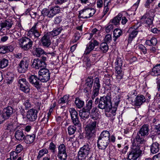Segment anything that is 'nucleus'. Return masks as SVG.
I'll use <instances>...</instances> for the list:
<instances>
[{"label": "nucleus", "instance_id": "nucleus-5", "mask_svg": "<svg viewBox=\"0 0 160 160\" xmlns=\"http://www.w3.org/2000/svg\"><path fill=\"white\" fill-rule=\"evenodd\" d=\"M61 8L58 5L51 7L49 9H44L42 11V14L44 17L47 16L52 18L57 14L61 12Z\"/></svg>", "mask_w": 160, "mask_h": 160}, {"label": "nucleus", "instance_id": "nucleus-4", "mask_svg": "<svg viewBox=\"0 0 160 160\" xmlns=\"http://www.w3.org/2000/svg\"><path fill=\"white\" fill-rule=\"evenodd\" d=\"M98 121L96 120H91L86 127V137L90 139L94 137L96 133Z\"/></svg>", "mask_w": 160, "mask_h": 160}, {"label": "nucleus", "instance_id": "nucleus-53", "mask_svg": "<svg viewBox=\"0 0 160 160\" xmlns=\"http://www.w3.org/2000/svg\"><path fill=\"white\" fill-rule=\"evenodd\" d=\"M69 98V95L64 96L62 98H61L59 100V102L60 103L63 104L68 102Z\"/></svg>", "mask_w": 160, "mask_h": 160}, {"label": "nucleus", "instance_id": "nucleus-63", "mask_svg": "<svg viewBox=\"0 0 160 160\" xmlns=\"http://www.w3.org/2000/svg\"><path fill=\"white\" fill-rule=\"evenodd\" d=\"M23 149V146L20 144L18 145L16 148V152L18 153H20Z\"/></svg>", "mask_w": 160, "mask_h": 160}, {"label": "nucleus", "instance_id": "nucleus-17", "mask_svg": "<svg viewBox=\"0 0 160 160\" xmlns=\"http://www.w3.org/2000/svg\"><path fill=\"white\" fill-rule=\"evenodd\" d=\"M13 24V21L10 19H8L0 22V32H3L5 30L4 28H6L7 30H9Z\"/></svg>", "mask_w": 160, "mask_h": 160}, {"label": "nucleus", "instance_id": "nucleus-22", "mask_svg": "<svg viewBox=\"0 0 160 160\" xmlns=\"http://www.w3.org/2000/svg\"><path fill=\"white\" fill-rule=\"evenodd\" d=\"M149 131L148 125L145 124L143 125L139 131L137 132L144 137L147 136L148 134Z\"/></svg>", "mask_w": 160, "mask_h": 160}, {"label": "nucleus", "instance_id": "nucleus-13", "mask_svg": "<svg viewBox=\"0 0 160 160\" xmlns=\"http://www.w3.org/2000/svg\"><path fill=\"white\" fill-rule=\"evenodd\" d=\"M100 87L99 79L98 78L96 77L95 78L93 87V91L91 96L92 99L93 100L98 95Z\"/></svg>", "mask_w": 160, "mask_h": 160}, {"label": "nucleus", "instance_id": "nucleus-38", "mask_svg": "<svg viewBox=\"0 0 160 160\" xmlns=\"http://www.w3.org/2000/svg\"><path fill=\"white\" fill-rule=\"evenodd\" d=\"M62 30L61 27L53 29L52 32H48L52 37L58 35Z\"/></svg>", "mask_w": 160, "mask_h": 160}, {"label": "nucleus", "instance_id": "nucleus-34", "mask_svg": "<svg viewBox=\"0 0 160 160\" xmlns=\"http://www.w3.org/2000/svg\"><path fill=\"white\" fill-rule=\"evenodd\" d=\"M122 15L121 13L118 14L111 20L112 23L115 25H118L119 24L120 22L121 19Z\"/></svg>", "mask_w": 160, "mask_h": 160}, {"label": "nucleus", "instance_id": "nucleus-56", "mask_svg": "<svg viewBox=\"0 0 160 160\" xmlns=\"http://www.w3.org/2000/svg\"><path fill=\"white\" fill-rule=\"evenodd\" d=\"M138 48L141 52H142L144 54L147 53L146 48L142 44H141L138 45Z\"/></svg>", "mask_w": 160, "mask_h": 160}, {"label": "nucleus", "instance_id": "nucleus-6", "mask_svg": "<svg viewBox=\"0 0 160 160\" xmlns=\"http://www.w3.org/2000/svg\"><path fill=\"white\" fill-rule=\"evenodd\" d=\"M96 10L92 8H85L79 12V18H88L92 16L95 13Z\"/></svg>", "mask_w": 160, "mask_h": 160}, {"label": "nucleus", "instance_id": "nucleus-15", "mask_svg": "<svg viewBox=\"0 0 160 160\" xmlns=\"http://www.w3.org/2000/svg\"><path fill=\"white\" fill-rule=\"evenodd\" d=\"M38 110L32 108L29 110L27 112V118L30 122H34L37 118V114Z\"/></svg>", "mask_w": 160, "mask_h": 160}, {"label": "nucleus", "instance_id": "nucleus-39", "mask_svg": "<svg viewBox=\"0 0 160 160\" xmlns=\"http://www.w3.org/2000/svg\"><path fill=\"white\" fill-rule=\"evenodd\" d=\"M48 152V150L46 148H44L40 150L37 157V160H39L45 154Z\"/></svg>", "mask_w": 160, "mask_h": 160}, {"label": "nucleus", "instance_id": "nucleus-37", "mask_svg": "<svg viewBox=\"0 0 160 160\" xmlns=\"http://www.w3.org/2000/svg\"><path fill=\"white\" fill-rule=\"evenodd\" d=\"M90 149L89 145L86 144L80 148L79 151L88 156L90 152Z\"/></svg>", "mask_w": 160, "mask_h": 160}, {"label": "nucleus", "instance_id": "nucleus-14", "mask_svg": "<svg viewBox=\"0 0 160 160\" xmlns=\"http://www.w3.org/2000/svg\"><path fill=\"white\" fill-rule=\"evenodd\" d=\"M38 77L35 75H32L28 78L29 82L32 84L38 90L40 89L41 87L42 83L40 82Z\"/></svg>", "mask_w": 160, "mask_h": 160}, {"label": "nucleus", "instance_id": "nucleus-7", "mask_svg": "<svg viewBox=\"0 0 160 160\" xmlns=\"http://www.w3.org/2000/svg\"><path fill=\"white\" fill-rule=\"evenodd\" d=\"M154 16V12L150 11L142 17L140 20L141 22L149 26L152 24Z\"/></svg>", "mask_w": 160, "mask_h": 160}, {"label": "nucleus", "instance_id": "nucleus-2", "mask_svg": "<svg viewBox=\"0 0 160 160\" xmlns=\"http://www.w3.org/2000/svg\"><path fill=\"white\" fill-rule=\"evenodd\" d=\"M94 103L95 105H98L97 107L98 108L102 110L104 109L105 112L110 113L112 104L110 93L100 97L99 98H97L95 99Z\"/></svg>", "mask_w": 160, "mask_h": 160}, {"label": "nucleus", "instance_id": "nucleus-51", "mask_svg": "<svg viewBox=\"0 0 160 160\" xmlns=\"http://www.w3.org/2000/svg\"><path fill=\"white\" fill-rule=\"evenodd\" d=\"M82 34L78 32H76L73 37L74 39L72 41L73 43L76 42L81 38Z\"/></svg>", "mask_w": 160, "mask_h": 160}, {"label": "nucleus", "instance_id": "nucleus-52", "mask_svg": "<svg viewBox=\"0 0 160 160\" xmlns=\"http://www.w3.org/2000/svg\"><path fill=\"white\" fill-rule=\"evenodd\" d=\"M56 145L52 142H51L49 145L48 149L51 151V152L53 154H54L56 151Z\"/></svg>", "mask_w": 160, "mask_h": 160}, {"label": "nucleus", "instance_id": "nucleus-29", "mask_svg": "<svg viewBox=\"0 0 160 160\" xmlns=\"http://www.w3.org/2000/svg\"><path fill=\"white\" fill-rule=\"evenodd\" d=\"M2 111L7 118L10 117L13 113V109L11 106H8L4 108Z\"/></svg>", "mask_w": 160, "mask_h": 160}, {"label": "nucleus", "instance_id": "nucleus-58", "mask_svg": "<svg viewBox=\"0 0 160 160\" xmlns=\"http://www.w3.org/2000/svg\"><path fill=\"white\" fill-rule=\"evenodd\" d=\"M112 36L110 34H107L106 35L104 38L105 42H106L107 43H109L112 40Z\"/></svg>", "mask_w": 160, "mask_h": 160}, {"label": "nucleus", "instance_id": "nucleus-24", "mask_svg": "<svg viewBox=\"0 0 160 160\" xmlns=\"http://www.w3.org/2000/svg\"><path fill=\"white\" fill-rule=\"evenodd\" d=\"M23 131L22 129L18 130L16 131L15 134V138L19 141H22L24 140L25 137Z\"/></svg>", "mask_w": 160, "mask_h": 160}, {"label": "nucleus", "instance_id": "nucleus-57", "mask_svg": "<svg viewBox=\"0 0 160 160\" xmlns=\"http://www.w3.org/2000/svg\"><path fill=\"white\" fill-rule=\"evenodd\" d=\"M12 127L13 125L12 123L8 122L6 124L5 128L6 130H8L10 132L12 129Z\"/></svg>", "mask_w": 160, "mask_h": 160}, {"label": "nucleus", "instance_id": "nucleus-27", "mask_svg": "<svg viewBox=\"0 0 160 160\" xmlns=\"http://www.w3.org/2000/svg\"><path fill=\"white\" fill-rule=\"evenodd\" d=\"M114 105L115 106L113 107L112 106V109L110 111V113L109 115L111 116H114L116 115V112L117 109V107L120 101V99L114 98Z\"/></svg>", "mask_w": 160, "mask_h": 160}, {"label": "nucleus", "instance_id": "nucleus-59", "mask_svg": "<svg viewBox=\"0 0 160 160\" xmlns=\"http://www.w3.org/2000/svg\"><path fill=\"white\" fill-rule=\"evenodd\" d=\"M24 104L26 110L28 109L31 107V102L30 100H26L24 103Z\"/></svg>", "mask_w": 160, "mask_h": 160}, {"label": "nucleus", "instance_id": "nucleus-61", "mask_svg": "<svg viewBox=\"0 0 160 160\" xmlns=\"http://www.w3.org/2000/svg\"><path fill=\"white\" fill-rule=\"evenodd\" d=\"M116 66H122V60L121 58L118 57L116 59L115 62Z\"/></svg>", "mask_w": 160, "mask_h": 160}, {"label": "nucleus", "instance_id": "nucleus-19", "mask_svg": "<svg viewBox=\"0 0 160 160\" xmlns=\"http://www.w3.org/2000/svg\"><path fill=\"white\" fill-rule=\"evenodd\" d=\"M138 32L137 28L135 29L131 28L129 29L128 31V32L129 33L128 39V43L131 42L133 39L136 37Z\"/></svg>", "mask_w": 160, "mask_h": 160}, {"label": "nucleus", "instance_id": "nucleus-26", "mask_svg": "<svg viewBox=\"0 0 160 160\" xmlns=\"http://www.w3.org/2000/svg\"><path fill=\"white\" fill-rule=\"evenodd\" d=\"M90 112L87 111L83 108L79 111V115L81 119L85 120L89 118L90 115Z\"/></svg>", "mask_w": 160, "mask_h": 160}, {"label": "nucleus", "instance_id": "nucleus-3", "mask_svg": "<svg viewBox=\"0 0 160 160\" xmlns=\"http://www.w3.org/2000/svg\"><path fill=\"white\" fill-rule=\"evenodd\" d=\"M110 142V133L108 131L104 130L98 137L97 142V146L99 149L104 150Z\"/></svg>", "mask_w": 160, "mask_h": 160}, {"label": "nucleus", "instance_id": "nucleus-31", "mask_svg": "<svg viewBox=\"0 0 160 160\" xmlns=\"http://www.w3.org/2000/svg\"><path fill=\"white\" fill-rule=\"evenodd\" d=\"M35 137V135L34 134L31 135H27L25 136L24 140L26 144H30L34 142Z\"/></svg>", "mask_w": 160, "mask_h": 160}, {"label": "nucleus", "instance_id": "nucleus-55", "mask_svg": "<svg viewBox=\"0 0 160 160\" xmlns=\"http://www.w3.org/2000/svg\"><path fill=\"white\" fill-rule=\"evenodd\" d=\"M90 115V117L93 120H96L98 121V119L99 118V114L98 112L94 113L93 114Z\"/></svg>", "mask_w": 160, "mask_h": 160}, {"label": "nucleus", "instance_id": "nucleus-23", "mask_svg": "<svg viewBox=\"0 0 160 160\" xmlns=\"http://www.w3.org/2000/svg\"><path fill=\"white\" fill-rule=\"evenodd\" d=\"M146 99L143 95L138 96L135 98L134 104L136 106H139L146 101Z\"/></svg>", "mask_w": 160, "mask_h": 160}, {"label": "nucleus", "instance_id": "nucleus-36", "mask_svg": "<svg viewBox=\"0 0 160 160\" xmlns=\"http://www.w3.org/2000/svg\"><path fill=\"white\" fill-rule=\"evenodd\" d=\"M74 103L76 107L79 109L83 108L84 104V102L79 98H75Z\"/></svg>", "mask_w": 160, "mask_h": 160}, {"label": "nucleus", "instance_id": "nucleus-49", "mask_svg": "<svg viewBox=\"0 0 160 160\" xmlns=\"http://www.w3.org/2000/svg\"><path fill=\"white\" fill-rule=\"evenodd\" d=\"M71 119L73 123L75 126H77L79 127L81 126L80 121L79 120V117L78 116L76 117V118H72Z\"/></svg>", "mask_w": 160, "mask_h": 160}, {"label": "nucleus", "instance_id": "nucleus-43", "mask_svg": "<svg viewBox=\"0 0 160 160\" xmlns=\"http://www.w3.org/2000/svg\"><path fill=\"white\" fill-rule=\"evenodd\" d=\"M68 155L67 152H58L57 157L59 160H66Z\"/></svg>", "mask_w": 160, "mask_h": 160}, {"label": "nucleus", "instance_id": "nucleus-41", "mask_svg": "<svg viewBox=\"0 0 160 160\" xmlns=\"http://www.w3.org/2000/svg\"><path fill=\"white\" fill-rule=\"evenodd\" d=\"M122 31L118 28L115 29L113 31V35L115 37L114 41L115 42L118 38L122 35Z\"/></svg>", "mask_w": 160, "mask_h": 160}, {"label": "nucleus", "instance_id": "nucleus-33", "mask_svg": "<svg viewBox=\"0 0 160 160\" xmlns=\"http://www.w3.org/2000/svg\"><path fill=\"white\" fill-rule=\"evenodd\" d=\"M34 54L37 57H40L42 55H46V52L42 48L39 47L36 48L34 51Z\"/></svg>", "mask_w": 160, "mask_h": 160}, {"label": "nucleus", "instance_id": "nucleus-45", "mask_svg": "<svg viewBox=\"0 0 160 160\" xmlns=\"http://www.w3.org/2000/svg\"><path fill=\"white\" fill-rule=\"evenodd\" d=\"M100 48L104 53L106 52L108 49L107 43L106 42L102 43L100 45Z\"/></svg>", "mask_w": 160, "mask_h": 160}, {"label": "nucleus", "instance_id": "nucleus-18", "mask_svg": "<svg viewBox=\"0 0 160 160\" xmlns=\"http://www.w3.org/2000/svg\"><path fill=\"white\" fill-rule=\"evenodd\" d=\"M93 79L92 77H88L85 80V87L84 89V92L85 93L89 92L91 91L93 84H94Z\"/></svg>", "mask_w": 160, "mask_h": 160}, {"label": "nucleus", "instance_id": "nucleus-8", "mask_svg": "<svg viewBox=\"0 0 160 160\" xmlns=\"http://www.w3.org/2000/svg\"><path fill=\"white\" fill-rule=\"evenodd\" d=\"M30 63L29 59L27 57L23 58L18 64V70L20 73H24L28 69Z\"/></svg>", "mask_w": 160, "mask_h": 160}, {"label": "nucleus", "instance_id": "nucleus-60", "mask_svg": "<svg viewBox=\"0 0 160 160\" xmlns=\"http://www.w3.org/2000/svg\"><path fill=\"white\" fill-rule=\"evenodd\" d=\"M16 152L13 151L12 152L10 153V158L11 159L12 158L14 160L17 158L18 157V154Z\"/></svg>", "mask_w": 160, "mask_h": 160}, {"label": "nucleus", "instance_id": "nucleus-50", "mask_svg": "<svg viewBox=\"0 0 160 160\" xmlns=\"http://www.w3.org/2000/svg\"><path fill=\"white\" fill-rule=\"evenodd\" d=\"M58 152H66V148L63 144H60L58 147Z\"/></svg>", "mask_w": 160, "mask_h": 160}, {"label": "nucleus", "instance_id": "nucleus-30", "mask_svg": "<svg viewBox=\"0 0 160 160\" xmlns=\"http://www.w3.org/2000/svg\"><path fill=\"white\" fill-rule=\"evenodd\" d=\"M150 74L152 76H158L160 75V64L157 65L153 68Z\"/></svg>", "mask_w": 160, "mask_h": 160}, {"label": "nucleus", "instance_id": "nucleus-46", "mask_svg": "<svg viewBox=\"0 0 160 160\" xmlns=\"http://www.w3.org/2000/svg\"><path fill=\"white\" fill-rule=\"evenodd\" d=\"M8 60L5 58H3L0 61V67L3 68L7 67L8 65Z\"/></svg>", "mask_w": 160, "mask_h": 160}, {"label": "nucleus", "instance_id": "nucleus-16", "mask_svg": "<svg viewBox=\"0 0 160 160\" xmlns=\"http://www.w3.org/2000/svg\"><path fill=\"white\" fill-rule=\"evenodd\" d=\"M52 37L48 32L45 34L40 39V42L44 47H48L51 44Z\"/></svg>", "mask_w": 160, "mask_h": 160}, {"label": "nucleus", "instance_id": "nucleus-42", "mask_svg": "<svg viewBox=\"0 0 160 160\" xmlns=\"http://www.w3.org/2000/svg\"><path fill=\"white\" fill-rule=\"evenodd\" d=\"M157 42V40L154 38H152L150 40H147L145 42L147 45L150 46H155Z\"/></svg>", "mask_w": 160, "mask_h": 160}, {"label": "nucleus", "instance_id": "nucleus-9", "mask_svg": "<svg viewBox=\"0 0 160 160\" xmlns=\"http://www.w3.org/2000/svg\"><path fill=\"white\" fill-rule=\"evenodd\" d=\"M33 42L26 37L22 38L19 40V44L21 48L25 50H28L32 47Z\"/></svg>", "mask_w": 160, "mask_h": 160}, {"label": "nucleus", "instance_id": "nucleus-10", "mask_svg": "<svg viewBox=\"0 0 160 160\" xmlns=\"http://www.w3.org/2000/svg\"><path fill=\"white\" fill-rule=\"evenodd\" d=\"M40 81L42 82H46L50 79V74L49 70L46 68L40 69L38 72Z\"/></svg>", "mask_w": 160, "mask_h": 160}, {"label": "nucleus", "instance_id": "nucleus-11", "mask_svg": "<svg viewBox=\"0 0 160 160\" xmlns=\"http://www.w3.org/2000/svg\"><path fill=\"white\" fill-rule=\"evenodd\" d=\"M38 23H35L33 26L28 32L27 35L32 39H38L41 36V33L38 29L37 26Z\"/></svg>", "mask_w": 160, "mask_h": 160}, {"label": "nucleus", "instance_id": "nucleus-48", "mask_svg": "<svg viewBox=\"0 0 160 160\" xmlns=\"http://www.w3.org/2000/svg\"><path fill=\"white\" fill-rule=\"evenodd\" d=\"M88 156L80 151L78 152V160H85Z\"/></svg>", "mask_w": 160, "mask_h": 160}, {"label": "nucleus", "instance_id": "nucleus-25", "mask_svg": "<svg viewBox=\"0 0 160 160\" xmlns=\"http://www.w3.org/2000/svg\"><path fill=\"white\" fill-rule=\"evenodd\" d=\"M160 144L157 142H153L150 147V151L152 154H155L158 152L160 149Z\"/></svg>", "mask_w": 160, "mask_h": 160}, {"label": "nucleus", "instance_id": "nucleus-44", "mask_svg": "<svg viewBox=\"0 0 160 160\" xmlns=\"http://www.w3.org/2000/svg\"><path fill=\"white\" fill-rule=\"evenodd\" d=\"M14 75L11 73L8 72L7 74L6 78L7 79V83L10 84L12 82L13 79L14 78Z\"/></svg>", "mask_w": 160, "mask_h": 160}, {"label": "nucleus", "instance_id": "nucleus-54", "mask_svg": "<svg viewBox=\"0 0 160 160\" xmlns=\"http://www.w3.org/2000/svg\"><path fill=\"white\" fill-rule=\"evenodd\" d=\"M76 128L73 126H69L68 128V134L70 135H72L75 133L76 131Z\"/></svg>", "mask_w": 160, "mask_h": 160}, {"label": "nucleus", "instance_id": "nucleus-62", "mask_svg": "<svg viewBox=\"0 0 160 160\" xmlns=\"http://www.w3.org/2000/svg\"><path fill=\"white\" fill-rule=\"evenodd\" d=\"M7 119L2 111H0V123Z\"/></svg>", "mask_w": 160, "mask_h": 160}, {"label": "nucleus", "instance_id": "nucleus-28", "mask_svg": "<svg viewBox=\"0 0 160 160\" xmlns=\"http://www.w3.org/2000/svg\"><path fill=\"white\" fill-rule=\"evenodd\" d=\"M25 14L26 15L28 14L31 16L32 18H34L36 17V15H37L36 8H33L31 6L27 9L25 12Z\"/></svg>", "mask_w": 160, "mask_h": 160}, {"label": "nucleus", "instance_id": "nucleus-47", "mask_svg": "<svg viewBox=\"0 0 160 160\" xmlns=\"http://www.w3.org/2000/svg\"><path fill=\"white\" fill-rule=\"evenodd\" d=\"M69 112L71 118L78 116L77 112L74 108H70L69 109Z\"/></svg>", "mask_w": 160, "mask_h": 160}, {"label": "nucleus", "instance_id": "nucleus-64", "mask_svg": "<svg viewBox=\"0 0 160 160\" xmlns=\"http://www.w3.org/2000/svg\"><path fill=\"white\" fill-rule=\"evenodd\" d=\"M104 5V2L102 0H98L97 2V7L100 8L102 7Z\"/></svg>", "mask_w": 160, "mask_h": 160}, {"label": "nucleus", "instance_id": "nucleus-35", "mask_svg": "<svg viewBox=\"0 0 160 160\" xmlns=\"http://www.w3.org/2000/svg\"><path fill=\"white\" fill-rule=\"evenodd\" d=\"M122 66H116L115 67V70L118 74L117 76V78L120 79H121L122 78L124 74L122 70Z\"/></svg>", "mask_w": 160, "mask_h": 160}, {"label": "nucleus", "instance_id": "nucleus-40", "mask_svg": "<svg viewBox=\"0 0 160 160\" xmlns=\"http://www.w3.org/2000/svg\"><path fill=\"white\" fill-rule=\"evenodd\" d=\"M93 101L92 100H90L88 102H86L85 106L83 108L84 109L87 111L90 112V110L93 108Z\"/></svg>", "mask_w": 160, "mask_h": 160}, {"label": "nucleus", "instance_id": "nucleus-21", "mask_svg": "<svg viewBox=\"0 0 160 160\" xmlns=\"http://www.w3.org/2000/svg\"><path fill=\"white\" fill-rule=\"evenodd\" d=\"M11 45H5L0 47V53L5 54L9 52H12L14 49Z\"/></svg>", "mask_w": 160, "mask_h": 160}, {"label": "nucleus", "instance_id": "nucleus-32", "mask_svg": "<svg viewBox=\"0 0 160 160\" xmlns=\"http://www.w3.org/2000/svg\"><path fill=\"white\" fill-rule=\"evenodd\" d=\"M111 3V0H104V8L102 12V17L106 14L109 10V5Z\"/></svg>", "mask_w": 160, "mask_h": 160}, {"label": "nucleus", "instance_id": "nucleus-20", "mask_svg": "<svg viewBox=\"0 0 160 160\" xmlns=\"http://www.w3.org/2000/svg\"><path fill=\"white\" fill-rule=\"evenodd\" d=\"M32 66L36 69H39L40 68H44L46 67V62H42L39 58L34 59Z\"/></svg>", "mask_w": 160, "mask_h": 160}, {"label": "nucleus", "instance_id": "nucleus-12", "mask_svg": "<svg viewBox=\"0 0 160 160\" xmlns=\"http://www.w3.org/2000/svg\"><path fill=\"white\" fill-rule=\"evenodd\" d=\"M18 86L20 90L25 93H28L30 88L29 83L24 78L20 79L18 81Z\"/></svg>", "mask_w": 160, "mask_h": 160}, {"label": "nucleus", "instance_id": "nucleus-1", "mask_svg": "<svg viewBox=\"0 0 160 160\" xmlns=\"http://www.w3.org/2000/svg\"><path fill=\"white\" fill-rule=\"evenodd\" d=\"M144 137L137 133L135 138L132 141L130 150L128 154L127 159L128 160H136L142 155V150L141 148L142 145L145 142Z\"/></svg>", "mask_w": 160, "mask_h": 160}]
</instances>
